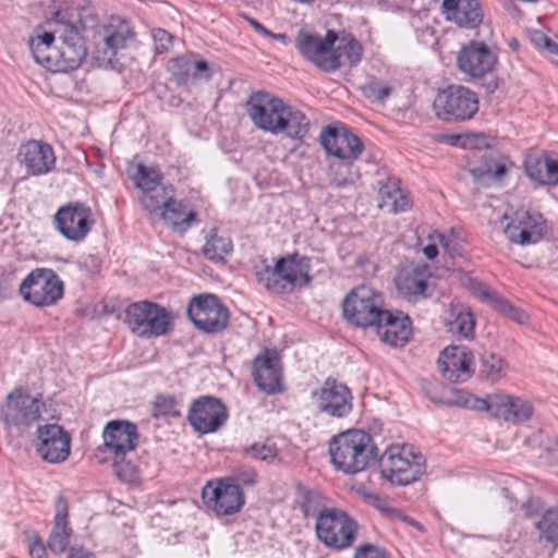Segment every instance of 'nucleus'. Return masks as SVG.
<instances>
[{
	"label": "nucleus",
	"instance_id": "nucleus-1",
	"mask_svg": "<svg viewBox=\"0 0 558 558\" xmlns=\"http://www.w3.org/2000/svg\"><path fill=\"white\" fill-rule=\"evenodd\" d=\"M29 48L36 62L53 72L76 70L87 56V47L77 28L59 21L54 22L51 32L31 38Z\"/></svg>",
	"mask_w": 558,
	"mask_h": 558
},
{
	"label": "nucleus",
	"instance_id": "nucleus-2",
	"mask_svg": "<svg viewBox=\"0 0 558 558\" xmlns=\"http://www.w3.org/2000/svg\"><path fill=\"white\" fill-rule=\"evenodd\" d=\"M295 47L306 60L327 73L356 66L363 54V47L354 36L344 34L339 37L332 29L325 36L300 31Z\"/></svg>",
	"mask_w": 558,
	"mask_h": 558
},
{
	"label": "nucleus",
	"instance_id": "nucleus-3",
	"mask_svg": "<svg viewBox=\"0 0 558 558\" xmlns=\"http://www.w3.org/2000/svg\"><path fill=\"white\" fill-rule=\"evenodd\" d=\"M253 124L272 135L302 141L310 131V120L301 110L267 92H256L246 101Z\"/></svg>",
	"mask_w": 558,
	"mask_h": 558
},
{
	"label": "nucleus",
	"instance_id": "nucleus-4",
	"mask_svg": "<svg viewBox=\"0 0 558 558\" xmlns=\"http://www.w3.org/2000/svg\"><path fill=\"white\" fill-rule=\"evenodd\" d=\"M329 453L337 470L345 474H356L375 462L377 448L369 434L350 429L331 439Z\"/></svg>",
	"mask_w": 558,
	"mask_h": 558
},
{
	"label": "nucleus",
	"instance_id": "nucleus-5",
	"mask_svg": "<svg viewBox=\"0 0 558 558\" xmlns=\"http://www.w3.org/2000/svg\"><path fill=\"white\" fill-rule=\"evenodd\" d=\"M310 268V258L294 253L279 258L274 267L265 266L256 276L268 291L283 293L291 291L295 286L308 284Z\"/></svg>",
	"mask_w": 558,
	"mask_h": 558
},
{
	"label": "nucleus",
	"instance_id": "nucleus-6",
	"mask_svg": "<svg viewBox=\"0 0 558 558\" xmlns=\"http://www.w3.org/2000/svg\"><path fill=\"white\" fill-rule=\"evenodd\" d=\"M380 474L391 484L405 486L425 472V459L413 447H390L379 459Z\"/></svg>",
	"mask_w": 558,
	"mask_h": 558
},
{
	"label": "nucleus",
	"instance_id": "nucleus-7",
	"mask_svg": "<svg viewBox=\"0 0 558 558\" xmlns=\"http://www.w3.org/2000/svg\"><path fill=\"white\" fill-rule=\"evenodd\" d=\"M124 323L134 335L145 339L157 338L171 330L170 313L149 301L130 304L124 311Z\"/></svg>",
	"mask_w": 558,
	"mask_h": 558
},
{
	"label": "nucleus",
	"instance_id": "nucleus-8",
	"mask_svg": "<svg viewBox=\"0 0 558 558\" xmlns=\"http://www.w3.org/2000/svg\"><path fill=\"white\" fill-rule=\"evenodd\" d=\"M345 319L361 328L374 327L386 312L383 295L368 286L351 290L342 302Z\"/></svg>",
	"mask_w": 558,
	"mask_h": 558
},
{
	"label": "nucleus",
	"instance_id": "nucleus-9",
	"mask_svg": "<svg viewBox=\"0 0 558 558\" xmlns=\"http://www.w3.org/2000/svg\"><path fill=\"white\" fill-rule=\"evenodd\" d=\"M359 524L340 508L332 507L315 523V533L319 542L333 550H343L356 541Z\"/></svg>",
	"mask_w": 558,
	"mask_h": 558
},
{
	"label": "nucleus",
	"instance_id": "nucleus-10",
	"mask_svg": "<svg viewBox=\"0 0 558 558\" xmlns=\"http://www.w3.org/2000/svg\"><path fill=\"white\" fill-rule=\"evenodd\" d=\"M433 107L440 120L461 122L472 119L478 111V98L468 87L450 85L437 94Z\"/></svg>",
	"mask_w": 558,
	"mask_h": 558
},
{
	"label": "nucleus",
	"instance_id": "nucleus-11",
	"mask_svg": "<svg viewBox=\"0 0 558 558\" xmlns=\"http://www.w3.org/2000/svg\"><path fill=\"white\" fill-rule=\"evenodd\" d=\"M64 292L63 281L49 268L32 270L20 286L22 298L39 307L56 304Z\"/></svg>",
	"mask_w": 558,
	"mask_h": 558
},
{
	"label": "nucleus",
	"instance_id": "nucleus-12",
	"mask_svg": "<svg viewBox=\"0 0 558 558\" xmlns=\"http://www.w3.org/2000/svg\"><path fill=\"white\" fill-rule=\"evenodd\" d=\"M44 403L25 388L16 387L0 405V418L8 427L27 428L37 422Z\"/></svg>",
	"mask_w": 558,
	"mask_h": 558
},
{
	"label": "nucleus",
	"instance_id": "nucleus-13",
	"mask_svg": "<svg viewBox=\"0 0 558 558\" xmlns=\"http://www.w3.org/2000/svg\"><path fill=\"white\" fill-rule=\"evenodd\" d=\"M464 405L476 411H486L490 416L506 422L520 424L533 415V405L527 400L502 393L488 395L484 399L471 398Z\"/></svg>",
	"mask_w": 558,
	"mask_h": 558
},
{
	"label": "nucleus",
	"instance_id": "nucleus-14",
	"mask_svg": "<svg viewBox=\"0 0 558 558\" xmlns=\"http://www.w3.org/2000/svg\"><path fill=\"white\" fill-rule=\"evenodd\" d=\"M187 314L196 328L208 333L222 331L229 322V311L214 294L194 296L187 307Z\"/></svg>",
	"mask_w": 558,
	"mask_h": 558
},
{
	"label": "nucleus",
	"instance_id": "nucleus-15",
	"mask_svg": "<svg viewBox=\"0 0 558 558\" xmlns=\"http://www.w3.org/2000/svg\"><path fill=\"white\" fill-rule=\"evenodd\" d=\"M202 498L204 504L218 515L234 514L245 504L242 488L223 477L216 482H208L202 489Z\"/></svg>",
	"mask_w": 558,
	"mask_h": 558
},
{
	"label": "nucleus",
	"instance_id": "nucleus-16",
	"mask_svg": "<svg viewBox=\"0 0 558 558\" xmlns=\"http://www.w3.org/2000/svg\"><path fill=\"white\" fill-rule=\"evenodd\" d=\"M95 220L92 209L83 203H69L53 216L56 229L69 241L81 242L90 232Z\"/></svg>",
	"mask_w": 558,
	"mask_h": 558
},
{
	"label": "nucleus",
	"instance_id": "nucleus-17",
	"mask_svg": "<svg viewBox=\"0 0 558 558\" xmlns=\"http://www.w3.org/2000/svg\"><path fill=\"white\" fill-rule=\"evenodd\" d=\"M226 405L215 397L203 396L193 401L187 420L191 426L201 434L217 432L227 421Z\"/></svg>",
	"mask_w": 558,
	"mask_h": 558
},
{
	"label": "nucleus",
	"instance_id": "nucleus-18",
	"mask_svg": "<svg viewBox=\"0 0 558 558\" xmlns=\"http://www.w3.org/2000/svg\"><path fill=\"white\" fill-rule=\"evenodd\" d=\"M497 60L493 48L483 41L471 40L458 52L457 64L463 74L481 78L494 70Z\"/></svg>",
	"mask_w": 558,
	"mask_h": 558
},
{
	"label": "nucleus",
	"instance_id": "nucleus-19",
	"mask_svg": "<svg viewBox=\"0 0 558 558\" xmlns=\"http://www.w3.org/2000/svg\"><path fill=\"white\" fill-rule=\"evenodd\" d=\"M36 451L46 462H64L71 453V436L58 424L38 426Z\"/></svg>",
	"mask_w": 558,
	"mask_h": 558
},
{
	"label": "nucleus",
	"instance_id": "nucleus-20",
	"mask_svg": "<svg viewBox=\"0 0 558 558\" xmlns=\"http://www.w3.org/2000/svg\"><path fill=\"white\" fill-rule=\"evenodd\" d=\"M510 242L519 245L537 243L546 232V223L543 216L535 211H515L504 230Z\"/></svg>",
	"mask_w": 558,
	"mask_h": 558
},
{
	"label": "nucleus",
	"instance_id": "nucleus-21",
	"mask_svg": "<svg viewBox=\"0 0 558 558\" xmlns=\"http://www.w3.org/2000/svg\"><path fill=\"white\" fill-rule=\"evenodd\" d=\"M313 396L318 410L329 416L340 418L352 411L350 389L335 378L328 377Z\"/></svg>",
	"mask_w": 558,
	"mask_h": 558
},
{
	"label": "nucleus",
	"instance_id": "nucleus-22",
	"mask_svg": "<svg viewBox=\"0 0 558 558\" xmlns=\"http://www.w3.org/2000/svg\"><path fill=\"white\" fill-rule=\"evenodd\" d=\"M252 376L259 390L271 395L282 390L280 357L275 350L264 349L252 363Z\"/></svg>",
	"mask_w": 558,
	"mask_h": 558
},
{
	"label": "nucleus",
	"instance_id": "nucleus-23",
	"mask_svg": "<svg viewBox=\"0 0 558 558\" xmlns=\"http://www.w3.org/2000/svg\"><path fill=\"white\" fill-rule=\"evenodd\" d=\"M320 144L328 155L352 161L363 151V143L345 126H328L320 134Z\"/></svg>",
	"mask_w": 558,
	"mask_h": 558
},
{
	"label": "nucleus",
	"instance_id": "nucleus-24",
	"mask_svg": "<svg viewBox=\"0 0 558 558\" xmlns=\"http://www.w3.org/2000/svg\"><path fill=\"white\" fill-rule=\"evenodd\" d=\"M17 161L26 169L27 174L43 175L53 169L56 156L49 144L32 140L20 146Z\"/></svg>",
	"mask_w": 558,
	"mask_h": 558
},
{
	"label": "nucleus",
	"instance_id": "nucleus-25",
	"mask_svg": "<svg viewBox=\"0 0 558 558\" xmlns=\"http://www.w3.org/2000/svg\"><path fill=\"white\" fill-rule=\"evenodd\" d=\"M105 450L114 454V459H123L138 444L135 424L128 421H111L102 433Z\"/></svg>",
	"mask_w": 558,
	"mask_h": 558
},
{
	"label": "nucleus",
	"instance_id": "nucleus-26",
	"mask_svg": "<svg viewBox=\"0 0 558 558\" xmlns=\"http://www.w3.org/2000/svg\"><path fill=\"white\" fill-rule=\"evenodd\" d=\"M473 361L471 351L464 345H450L445 348L438 359L439 372L445 379L451 383L466 381L472 371Z\"/></svg>",
	"mask_w": 558,
	"mask_h": 558
},
{
	"label": "nucleus",
	"instance_id": "nucleus-27",
	"mask_svg": "<svg viewBox=\"0 0 558 558\" xmlns=\"http://www.w3.org/2000/svg\"><path fill=\"white\" fill-rule=\"evenodd\" d=\"M374 327L381 342L395 348L405 345L412 335L409 317L400 312L391 313L386 310Z\"/></svg>",
	"mask_w": 558,
	"mask_h": 558
},
{
	"label": "nucleus",
	"instance_id": "nucleus-28",
	"mask_svg": "<svg viewBox=\"0 0 558 558\" xmlns=\"http://www.w3.org/2000/svg\"><path fill=\"white\" fill-rule=\"evenodd\" d=\"M441 14L459 27L475 28L483 21V11L477 0H442Z\"/></svg>",
	"mask_w": 558,
	"mask_h": 558
},
{
	"label": "nucleus",
	"instance_id": "nucleus-29",
	"mask_svg": "<svg viewBox=\"0 0 558 558\" xmlns=\"http://www.w3.org/2000/svg\"><path fill=\"white\" fill-rule=\"evenodd\" d=\"M509 159L494 151H486L477 166L470 169L474 181L482 186H490L502 181L508 172Z\"/></svg>",
	"mask_w": 558,
	"mask_h": 558
},
{
	"label": "nucleus",
	"instance_id": "nucleus-30",
	"mask_svg": "<svg viewBox=\"0 0 558 558\" xmlns=\"http://www.w3.org/2000/svg\"><path fill=\"white\" fill-rule=\"evenodd\" d=\"M168 70L180 85L210 77L208 63L205 60H196L192 53L171 59Z\"/></svg>",
	"mask_w": 558,
	"mask_h": 558
},
{
	"label": "nucleus",
	"instance_id": "nucleus-31",
	"mask_svg": "<svg viewBox=\"0 0 558 558\" xmlns=\"http://www.w3.org/2000/svg\"><path fill=\"white\" fill-rule=\"evenodd\" d=\"M68 513V502L64 497L59 496L56 501L53 526L47 541L48 548L56 555H61L66 550L73 533L69 526Z\"/></svg>",
	"mask_w": 558,
	"mask_h": 558
},
{
	"label": "nucleus",
	"instance_id": "nucleus-32",
	"mask_svg": "<svg viewBox=\"0 0 558 558\" xmlns=\"http://www.w3.org/2000/svg\"><path fill=\"white\" fill-rule=\"evenodd\" d=\"M378 195V207L389 214L403 213L412 206L409 195L400 189V181L397 178L379 181Z\"/></svg>",
	"mask_w": 558,
	"mask_h": 558
},
{
	"label": "nucleus",
	"instance_id": "nucleus-33",
	"mask_svg": "<svg viewBox=\"0 0 558 558\" xmlns=\"http://www.w3.org/2000/svg\"><path fill=\"white\" fill-rule=\"evenodd\" d=\"M159 216L166 225L179 232L186 231L196 222V213L185 202L177 201L174 197L160 211Z\"/></svg>",
	"mask_w": 558,
	"mask_h": 558
},
{
	"label": "nucleus",
	"instance_id": "nucleus-34",
	"mask_svg": "<svg viewBox=\"0 0 558 558\" xmlns=\"http://www.w3.org/2000/svg\"><path fill=\"white\" fill-rule=\"evenodd\" d=\"M526 172L533 180L548 185L558 184V158L543 156L526 162Z\"/></svg>",
	"mask_w": 558,
	"mask_h": 558
},
{
	"label": "nucleus",
	"instance_id": "nucleus-35",
	"mask_svg": "<svg viewBox=\"0 0 558 558\" xmlns=\"http://www.w3.org/2000/svg\"><path fill=\"white\" fill-rule=\"evenodd\" d=\"M396 287L400 293L407 296L423 294L427 287L425 269L415 267L399 274L396 278Z\"/></svg>",
	"mask_w": 558,
	"mask_h": 558
},
{
	"label": "nucleus",
	"instance_id": "nucleus-36",
	"mask_svg": "<svg viewBox=\"0 0 558 558\" xmlns=\"http://www.w3.org/2000/svg\"><path fill=\"white\" fill-rule=\"evenodd\" d=\"M174 197V190L171 185L159 183L140 197L141 204L149 214L160 215L170 201Z\"/></svg>",
	"mask_w": 558,
	"mask_h": 558
},
{
	"label": "nucleus",
	"instance_id": "nucleus-37",
	"mask_svg": "<svg viewBox=\"0 0 558 558\" xmlns=\"http://www.w3.org/2000/svg\"><path fill=\"white\" fill-rule=\"evenodd\" d=\"M300 507L304 517L315 519V523L332 508L328 499L318 490H305L302 494Z\"/></svg>",
	"mask_w": 558,
	"mask_h": 558
},
{
	"label": "nucleus",
	"instance_id": "nucleus-38",
	"mask_svg": "<svg viewBox=\"0 0 558 558\" xmlns=\"http://www.w3.org/2000/svg\"><path fill=\"white\" fill-rule=\"evenodd\" d=\"M451 316L448 322L449 331L452 335L469 338L474 332L475 320L472 313L462 305L451 306Z\"/></svg>",
	"mask_w": 558,
	"mask_h": 558
},
{
	"label": "nucleus",
	"instance_id": "nucleus-39",
	"mask_svg": "<svg viewBox=\"0 0 558 558\" xmlns=\"http://www.w3.org/2000/svg\"><path fill=\"white\" fill-rule=\"evenodd\" d=\"M507 374L506 361L494 353H484L481 357L480 376L490 383H497Z\"/></svg>",
	"mask_w": 558,
	"mask_h": 558
},
{
	"label": "nucleus",
	"instance_id": "nucleus-40",
	"mask_svg": "<svg viewBox=\"0 0 558 558\" xmlns=\"http://www.w3.org/2000/svg\"><path fill=\"white\" fill-rule=\"evenodd\" d=\"M232 251V242L230 238L214 233L206 240L203 253L209 260L222 262L225 256Z\"/></svg>",
	"mask_w": 558,
	"mask_h": 558
},
{
	"label": "nucleus",
	"instance_id": "nucleus-41",
	"mask_svg": "<svg viewBox=\"0 0 558 558\" xmlns=\"http://www.w3.org/2000/svg\"><path fill=\"white\" fill-rule=\"evenodd\" d=\"M161 179L162 177L158 170L143 163H138L135 172L132 174L134 185L142 191V194L161 183Z\"/></svg>",
	"mask_w": 558,
	"mask_h": 558
},
{
	"label": "nucleus",
	"instance_id": "nucleus-42",
	"mask_svg": "<svg viewBox=\"0 0 558 558\" xmlns=\"http://www.w3.org/2000/svg\"><path fill=\"white\" fill-rule=\"evenodd\" d=\"M244 453L255 460L267 463H275L276 461H279V449L276 444L269 439L260 442H254L253 445L244 448Z\"/></svg>",
	"mask_w": 558,
	"mask_h": 558
},
{
	"label": "nucleus",
	"instance_id": "nucleus-43",
	"mask_svg": "<svg viewBox=\"0 0 558 558\" xmlns=\"http://www.w3.org/2000/svg\"><path fill=\"white\" fill-rule=\"evenodd\" d=\"M360 179V173L351 163L339 165L330 168L331 184L338 189L354 185Z\"/></svg>",
	"mask_w": 558,
	"mask_h": 558
},
{
	"label": "nucleus",
	"instance_id": "nucleus-44",
	"mask_svg": "<svg viewBox=\"0 0 558 558\" xmlns=\"http://www.w3.org/2000/svg\"><path fill=\"white\" fill-rule=\"evenodd\" d=\"M537 529L547 542L558 544V510H547L537 523Z\"/></svg>",
	"mask_w": 558,
	"mask_h": 558
},
{
	"label": "nucleus",
	"instance_id": "nucleus-45",
	"mask_svg": "<svg viewBox=\"0 0 558 558\" xmlns=\"http://www.w3.org/2000/svg\"><path fill=\"white\" fill-rule=\"evenodd\" d=\"M180 415L178 401L172 396H157L154 401L153 416L155 418L175 417Z\"/></svg>",
	"mask_w": 558,
	"mask_h": 558
},
{
	"label": "nucleus",
	"instance_id": "nucleus-46",
	"mask_svg": "<svg viewBox=\"0 0 558 558\" xmlns=\"http://www.w3.org/2000/svg\"><path fill=\"white\" fill-rule=\"evenodd\" d=\"M391 86L378 78H372L362 87L365 97L374 101H384L391 94Z\"/></svg>",
	"mask_w": 558,
	"mask_h": 558
},
{
	"label": "nucleus",
	"instance_id": "nucleus-47",
	"mask_svg": "<svg viewBox=\"0 0 558 558\" xmlns=\"http://www.w3.org/2000/svg\"><path fill=\"white\" fill-rule=\"evenodd\" d=\"M132 37V33L126 24H122L119 29L107 35L105 38L106 46L116 54L117 50L125 47L128 39Z\"/></svg>",
	"mask_w": 558,
	"mask_h": 558
},
{
	"label": "nucleus",
	"instance_id": "nucleus-48",
	"mask_svg": "<svg viewBox=\"0 0 558 558\" xmlns=\"http://www.w3.org/2000/svg\"><path fill=\"white\" fill-rule=\"evenodd\" d=\"M480 294H481V298L483 300L487 301L493 306V308L495 311H497L504 315H506L507 313H509V311H511L512 304L509 301H507L506 299H504L502 296H500L495 291H492L486 287H480Z\"/></svg>",
	"mask_w": 558,
	"mask_h": 558
},
{
	"label": "nucleus",
	"instance_id": "nucleus-49",
	"mask_svg": "<svg viewBox=\"0 0 558 558\" xmlns=\"http://www.w3.org/2000/svg\"><path fill=\"white\" fill-rule=\"evenodd\" d=\"M480 294H481V298L483 300L487 301L493 306V308L495 311H497L504 315H506L507 313H509V311H511L512 304L509 301H507L506 299H504L502 296H500L495 291H492L486 287H480Z\"/></svg>",
	"mask_w": 558,
	"mask_h": 558
},
{
	"label": "nucleus",
	"instance_id": "nucleus-50",
	"mask_svg": "<svg viewBox=\"0 0 558 558\" xmlns=\"http://www.w3.org/2000/svg\"><path fill=\"white\" fill-rule=\"evenodd\" d=\"M231 480L234 485L253 486L256 483L257 474L253 468L240 466L234 470L231 476L225 477Z\"/></svg>",
	"mask_w": 558,
	"mask_h": 558
},
{
	"label": "nucleus",
	"instance_id": "nucleus-51",
	"mask_svg": "<svg viewBox=\"0 0 558 558\" xmlns=\"http://www.w3.org/2000/svg\"><path fill=\"white\" fill-rule=\"evenodd\" d=\"M151 36L155 43V50L157 53H165L170 50L174 37L162 28H155L151 32Z\"/></svg>",
	"mask_w": 558,
	"mask_h": 558
},
{
	"label": "nucleus",
	"instance_id": "nucleus-52",
	"mask_svg": "<svg viewBox=\"0 0 558 558\" xmlns=\"http://www.w3.org/2000/svg\"><path fill=\"white\" fill-rule=\"evenodd\" d=\"M113 470L122 482L131 483L135 478V469L130 463H124L123 459H116Z\"/></svg>",
	"mask_w": 558,
	"mask_h": 558
},
{
	"label": "nucleus",
	"instance_id": "nucleus-53",
	"mask_svg": "<svg viewBox=\"0 0 558 558\" xmlns=\"http://www.w3.org/2000/svg\"><path fill=\"white\" fill-rule=\"evenodd\" d=\"M354 558H388L386 551L373 544H364L355 550Z\"/></svg>",
	"mask_w": 558,
	"mask_h": 558
},
{
	"label": "nucleus",
	"instance_id": "nucleus-54",
	"mask_svg": "<svg viewBox=\"0 0 558 558\" xmlns=\"http://www.w3.org/2000/svg\"><path fill=\"white\" fill-rule=\"evenodd\" d=\"M428 238L432 241L438 242L446 252H448L450 254H453L457 252V250H456L457 243L452 239L448 238L447 235H445L438 231H434L433 234H429Z\"/></svg>",
	"mask_w": 558,
	"mask_h": 558
},
{
	"label": "nucleus",
	"instance_id": "nucleus-55",
	"mask_svg": "<svg viewBox=\"0 0 558 558\" xmlns=\"http://www.w3.org/2000/svg\"><path fill=\"white\" fill-rule=\"evenodd\" d=\"M29 555L32 558H48L46 547L41 539L37 538L29 545Z\"/></svg>",
	"mask_w": 558,
	"mask_h": 558
},
{
	"label": "nucleus",
	"instance_id": "nucleus-56",
	"mask_svg": "<svg viewBox=\"0 0 558 558\" xmlns=\"http://www.w3.org/2000/svg\"><path fill=\"white\" fill-rule=\"evenodd\" d=\"M68 558H96V556L83 546H72L69 548Z\"/></svg>",
	"mask_w": 558,
	"mask_h": 558
},
{
	"label": "nucleus",
	"instance_id": "nucleus-57",
	"mask_svg": "<svg viewBox=\"0 0 558 558\" xmlns=\"http://www.w3.org/2000/svg\"><path fill=\"white\" fill-rule=\"evenodd\" d=\"M506 316L519 324H523L527 319L526 314L523 311L515 308L513 305H511V311H509Z\"/></svg>",
	"mask_w": 558,
	"mask_h": 558
},
{
	"label": "nucleus",
	"instance_id": "nucleus-58",
	"mask_svg": "<svg viewBox=\"0 0 558 558\" xmlns=\"http://www.w3.org/2000/svg\"><path fill=\"white\" fill-rule=\"evenodd\" d=\"M391 514H392L393 518H396V519H398L400 521H403V522L408 523L409 525H413V526H415L417 529H421V525H420L418 522H416L414 519L403 514L399 510H396V509L391 510Z\"/></svg>",
	"mask_w": 558,
	"mask_h": 558
},
{
	"label": "nucleus",
	"instance_id": "nucleus-59",
	"mask_svg": "<svg viewBox=\"0 0 558 558\" xmlns=\"http://www.w3.org/2000/svg\"><path fill=\"white\" fill-rule=\"evenodd\" d=\"M547 36L543 34L539 31H534L530 34V40L536 46V47H543L545 41L547 40Z\"/></svg>",
	"mask_w": 558,
	"mask_h": 558
},
{
	"label": "nucleus",
	"instance_id": "nucleus-60",
	"mask_svg": "<svg viewBox=\"0 0 558 558\" xmlns=\"http://www.w3.org/2000/svg\"><path fill=\"white\" fill-rule=\"evenodd\" d=\"M11 292V284L8 278L0 277V301L9 296Z\"/></svg>",
	"mask_w": 558,
	"mask_h": 558
},
{
	"label": "nucleus",
	"instance_id": "nucleus-61",
	"mask_svg": "<svg viewBox=\"0 0 558 558\" xmlns=\"http://www.w3.org/2000/svg\"><path fill=\"white\" fill-rule=\"evenodd\" d=\"M542 48L547 50L550 54L558 57V45L554 43L549 37L547 38Z\"/></svg>",
	"mask_w": 558,
	"mask_h": 558
},
{
	"label": "nucleus",
	"instance_id": "nucleus-62",
	"mask_svg": "<svg viewBox=\"0 0 558 558\" xmlns=\"http://www.w3.org/2000/svg\"><path fill=\"white\" fill-rule=\"evenodd\" d=\"M423 252L428 259L435 258L438 254L436 243L428 244L427 246L424 247Z\"/></svg>",
	"mask_w": 558,
	"mask_h": 558
},
{
	"label": "nucleus",
	"instance_id": "nucleus-63",
	"mask_svg": "<svg viewBox=\"0 0 558 558\" xmlns=\"http://www.w3.org/2000/svg\"><path fill=\"white\" fill-rule=\"evenodd\" d=\"M252 26L259 33L264 34L265 36H271V32L268 31L266 27H264L260 23L257 21L252 20L251 21Z\"/></svg>",
	"mask_w": 558,
	"mask_h": 558
},
{
	"label": "nucleus",
	"instance_id": "nucleus-64",
	"mask_svg": "<svg viewBox=\"0 0 558 558\" xmlns=\"http://www.w3.org/2000/svg\"><path fill=\"white\" fill-rule=\"evenodd\" d=\"M558 450V437L555 438L549 446L547 447V451H556Z\"/></svg>",
	"mask_w": 558,
	"mask_h": 558
}]
</instances>
